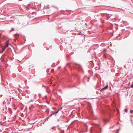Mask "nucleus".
<instances>
[{"label":"nucleus","instance_id":"obj_1","mask_svg":"<svg viewBox=\"0 0 133 133\" xmlns=\"http://www.w3.org/2000/svg\"><path fill=\"white\" fill-rule=\"evenodd\" d=\"M6 48L4 46L3 47L2 49V50L0 52V53H2L5 50Z\"/></svg>","mask_w":133,"mask_h":133},{"label":"nucleus","instance_id":"obj_2","mask_svg":"<svg viewBox=\"0 0 133 133\" xmlns=\"http://www.w3.org/2000/svg\"><path fill=\"white\" fill-rule=\"evenodd\" d=\"M9 43H7L4 46L6 48L8 47L9 45Z\"/></svg>","mask_w":133,"mask_h":133},{"label":"nucleus","instance_id":"obj_3","mask_svg":"<svg viewBox=\"0 0 133 133\" xmlns=\"http://www.w3.org/2000/svg\"><path fill=\"white\" fill-rule=\"evenodd\" d=\"M62 109V108L61 107L60 108H59L58 110L56 112V113H57L59 110H61Z\"/></svg>","mask_w":133,"mask_h":133},{"label":"nucleus","instance_id":"obj_4","mask_svg":"<svg viewBox=\"0 0 133 133\" xmlns=\"http://www.w3.org/2000/svg\"><path fill=\"white\" fill-rule=\"evenodd\" d=\"M108 87V85H106L104 88L106 89H107Z\"/></svg>","mask_w":133,"mask_h":133},{"label":"nucleus","instance_id":"obj_5","mask_svg":"<svg viewBox=\"0 0 133 133\" xmlns=\"http://www.w3.org/2000/svg\"><path fill=\"white\" fill-rule=\"evenodd\" d=\"M105 89L104 88H103L101 90V91H103Z\"/></svg>","mask_w":133,"mask_h":133},{"label":"nucleus","instance_id":"obj_6","mask_svg":"<svg viewBox=\"0 0 133 133\" xmlns=\"http://www.w3.org/2000/svg\"><path fill=\"white\" fill-rule=\"evenodd\" d=\"M124 111H125V112H127V110L126 109H124Z\"/></svg>","mask_w":133,"mask_h":133},{"label":"nucleus","instance_id":"obj_7","mask_svg":"<svg viewBox=\"0 0 133 133\" xmlns=\"http://www.w3.org/2000/svg\"><path fill=\"white\" fill-rule=\"evenodd\" d=\"M130 87L132 88H133V84L131 85Z\"/></svg>","mask_w":133,"mask_h":133},{"label":"nucleus","instance_id":"obj_8","mask_svg":"<svg viewBox=\"0 0 133 133\" xmlns=\"http://www.w3.org/2000/svg\"><path fill=\"white\" fill-rule=\"evenodd\" d=\"M55 113H56V112L54 113H53L50 116H51L52 115H54Z\"/></svg>","mask_w":133,"mask_h":133},{"label":"nucleus","instance_id":"obj_9","mask_svg":"<svg viewBox=\"0 0 133 133\" xmlns=\"http://www.w3.org/2000/svg\"><path fill=\"white\" fill-rule=\"evenodd\" d=\"M130 112L131 113H132L133 112V110H131L130 111Z\"/></svg>","mask_w":133,"mask_h":133},{"label":"nucleus","instance_id":"obj_10","mask_svg":"<svg viewBox=\"0 0 133 133\" xmlns=\"http://www.w3.org/2000/svg\"><path fill=\"white\" fill-rule=\"evenodd\" d=\"M104 121H106V122H107V121H106V120H105H105H104Z\"/></svg>","mask_w":133,"mask_h":133},{"label":"nucleus","instance_id":"obj_11","mask_svg":"<svg viewBox=\"0 0 133 133\" xmlns=\"http://www.w3.org/2000/svg\"><path fill=\"white\" fill-rule=\"evenodd\" d=\"M12 30L13 31L14 30V29L13 28H12Z\"/></svg>","mask_w":133,"mask_h":133}]
</instances>
